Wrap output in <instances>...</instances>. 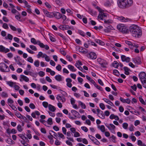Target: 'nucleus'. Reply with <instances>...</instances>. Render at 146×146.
Masks as SVG:
<instances>
[{"label":"nucleus","mask_w":146,"mask_h":146,"mask_svg":"<svg viewBox=\"0 0 146 146\" xmlns=\"http://www.w3.org/2000/svg\"><path fill=\"white\" fill-rule=\"evenodd\" d=\"M129 31L133 37L137 36L138 38L142 35V32L140 27L135 25H132L130 27Z\"/></svg>","instance_id":"1"},{"label":"nucleus","mask_w":146,"mask_h":146,"mask_svg":"<svg viewBox=\"0 0 146 146\" xmlns=\"http://www.w3.org/2000/svg\"><path fill=\"white\" fill-rule=\"evenodd\" d=\"M133 3L132 0H118V7L122 9L127 8L131 6Z\"/></svg>","instance_id":"2"},{"label":"nucleus","mask_w":146,"mask_h":146,"mask_svg":"<svg viewBox=\"0 0 146 146\" xmlns=\"http://www.w3.org/2000/svg\"><path fill=\"white\" fill-rule=\"evenodd\" d=\"M117 29L123 33H127L129 30L127 27L123 24H119L117 25Z\"/></svg>","instance_id":"3"},{"label":"nucleus","mask_w":146,"mask_h":146,"mask_svg":"<svg viewBox=\"0 0 146 146\" xmlns=\"http://www.w3.org/2000/svg\"><path fill=\"white\" fill-rule=\"evenodd\" d=\"M0 71L2 72H8L10 71L8 66L3 62L0 63Z\"/></svg>","instance_id":"4"},{"label":"nucleus","mask_w":146,"mask_h":146,"mask_svg":"<svg viewBox=\"0 0 146 146\" xmlns=\"http://www.w3.org/2000/svg\"><path fill=\"white\" fill-rule=\"evenodd\" d=\"M96 8L98 9L100 12V14L98 16V19H100V20H102L105 17H106L107 16V15L103 13L104 11L101 9L100 7L97 6L96 7Z\"/></svg>","instance_id":"5"},{"label":"nucleus","mask_w":146,"mask_h":146,"mask_svg":"<svg viewBox=\"0 0 146 146\" xmlns=\"http://www.w3.org/2000/svg\"><path fill=\"white\" fill-rule=\"evenodd\" d=\"M50 135L48 136V138L50 140V144H52L54 142L53 138H54V136H55V132L52 131H49Z\"/></svg>","instance_id":"6"},{"label":"nucleus","mask_w":146,"mask_h":146,"mask_svg":"<svg viewBox=\"0 0 146 146\" xmlns=\"http://www.w3.org/2000/svg\"><path fill=\"white\" fill-rule=\"evenodd\" d=\"M132 60L134 63H136L137 64H140L141 63V58L139 56H137L135 58H133Z\"/></svg>","instance_id":"7"},{"label":"nucleus","mask_w":146,"mask_h":146,"mask_svg":"<svg viewBox=\"0 0 146 146\" xmlns=\"http://www.w3.org/2000/svg\"><path fill=\"white\" fill-rule=\"evenodd\" d=\"M139 79L140 80L141 83H142V82H143V80H142L143 79H145V80H146V78H145L146 74L144 72H141L139 74Z\"/></svg>","instance_id":"8"},{"label":"nucleus","mask_w":146,"mask_h":146,"mask_svg":"<svg viewBox=\"0 0 146 146\" xmlns=\"http://www.w3.org/2000/svg\"><path fill=\"white\" fill-rule=\"evenodd\" d=\"M121 58L122 61L123 62H129L130 61V59L129 57H126L123 55H121Z\"/></svg>","instance_id":"9"},{"label":"nucleus","mask_w":146,"mask_h":146,"mask_svg":"<svg viewBox=\"0 0 146 146\" xmlns=\"http://www.w3.org/2000/svg\"><path fill=\"white\" fill-rule=\"evenodd\" d=\"M10 51V50L8 48H6L3 45H0V52H4L6 53Z\"/></svg>","instance_id":"10"},{"label":"nucleus","mask_w":146,"mask_h":146,"mask_svg":"<svg viewBox=\"0 0 146 146\" xmlns=\"http://www.w3.org/2000/svg\"><path fill=\"white\" fill-rule=\"evenodd\" d=\"M71 113L76 117L78 118L80 117V115L79 113L75 110H72L71 111Z\"/></svg>","instance_id":"11"},{"label":"nucleus","mask_w":146,"mask_h":146,"mask_svg":"<svg viewBox=\"0 0 146 146\" xmlns=\"http://www.w3.org/2000/svg\"><path fill=\"white\" fill-rule=\"evenodd\" d=\"M88 137H91L94 139H91V140L95 143V144L98 145H99L100 144V142L96 139L94 137L90 135H88Z\"/></svg>","instance_id":"12"},{"label":"nucleus","mask_w":146,"mask_h":146,"mask_svg":"<svg viewBox=\"0 0 146 146\" xmlns=\"http://www.w3.org/2000/svg\"><path fill=\"white\" fill-rule=\"evenodd\" d=\"M87 11L92 16H96L97 15V12L90 8H89Z\"/></svg>","instance_id":"13"},{"label":"nucleus","mask_w":146,"mask_h":146,"mask_svg":"<svg viewBox=\"0 0 146 146\" xmlns=\"http://www.w3.org/2000/svg\"><path fill=\"white\" fill-rule=\"evenodd\" d=\"M22 79L26 82H28L29 81V78L26 76L23 75H20V81L21 82L22 81Z\"/></svg>","instance_id":"14"},{"label":"nucleus","mask_w":146,"mask_h":146,"mask_svg":"<svg viewBox=\"0 0 146 146\" xmlns=\"http://www.w3.org/2000/svg\"><path fill=\"white\" fill-rule=\"evenodd\" d=\"M90 58L93 60L95 59L97 57L96 54L93 52H91L89 54Z\"/></svg>","instance_id":"15"},{"label":"nucleus","mask_w":146,"mask_h":146,"mask_svg":"<svg viewBox=\"0 0 146 146\" xmlns=\"http://www.w3.org/2000/svg\"><path fill=\"white\" fill-rule=\"evenodd\" d=\"M117 19L121 21V22H127L130 19L127 18H125L123 17H118Z\"/></svg>","instance_id":"16"},{"label":"nucleus","mask_w":146,"mask_h":146,"mask_svg":"<svg viewBox=\"0 0 146 146\" xmlns=\"http://www.w3.org/2000/svg\"><path fill=\"white\" fill-rule=\"evenodd\" d=\"M56 99L59 102H60V101H61L62 102H64L66 101L65 98L63 96L62 97L58 95L56 97Z\"/></svg>","instance_id":"17"},{"label":"nucleus","mask_w":146,"mask_h":146,"mask_svg":"<svg viewBox=\"0 0 146 146\" xmlns=\"http://www.w3.org/2000/svg\"><path fill=\"white\" fill-rule=\"evenodd\" d=\"M101 67L103 68H106L107 67V66L108 64V62L105 60L103 62L100 64Z\"/></svg>","instance_id":"18"},{"label":"nucleus","mask_w":146,"mask_h":146,"mask_svg":"<svg viewBox=\"0 0 146 146\" xmlns=\"http://www.w3.org/2000/svg\"><path fill=\"white\" fill-rule=\"evenodd\" d=\"M63 79V77H62L61 75H60L55 76V79L59 82L62 81Z\"/></svg>","instance_id":"19"},{"label":"nucleus","mask_w":146,"mask_h":146,"mask_svg":"<svg viewBox=\"0 0 146 146\" xmlns=\"http://www.w3.org/2000/svg\"><path fill=\"white\" fill-rule=\"evenodd\" d=\"M123 69L125 71L124 74L126 75H129V72L130 70L127 67L124 66L123 67Z\"/></svg>","instance_id":"20"},{"label":"nucleus","mask_w":146,"mask_h":146,"mask_svg":"<svg viewBox=\"0 0 146 146\" xmlns=\"http://www.w3.org/2000/svg\"><path fill=\"white\" fill-rule=\"evenodd\" d=\"M95 41L97 43L103 46L105 44L104 43L100 40L96 39L95 40Z\"/></svg>","instance_id":"21"},{"label":"nucleus","mask_w":146,"mask_h":146,"mask_svg":"<svg viewBox=\"0 0 146 146\" xmlns=\"http://www.w3.org/2000/svg\"><path fill=\"white\" fill-rule=\"evenodd\" d=\"M119 64L118 62L116 61H115L112 63V65L115 68H117L119 66Z\"/></svg>","instance_id":"22"},{"label":"nucleus","mask_w":146,"mask_h":146,"mask_svg":"<svg viewBox=\"0 0 146 146\" xmlns=\"http://www.w3.org/2000/svg\"><path fill=\"white\" fill-rule=\"evenodd\" d=\"M68 68L72 72H75L76 71V69H74V66L70 65H68Z\"/></svg>","instance_id":"23"},{"label":"nucleus","mask_w":146,"mask_h":146,"mask_svg":"<svg viewBox=\"0 0 146 146\" xmlns=\"http://www.w3.org/2000/svg\"><path fill=\"white\" fill-rule=\"evenodd\" d=\"M39 41V40L36 41V39L33 38H32L31 40V42L35 45L37 44Z\"/></svg>","instance_id":"24"},{"label":"nucleus","mask_w":146,"mask_h":146,"mask_svg":"<svg viewBox=\"0 0 146 146\" xmlns=\"http://www.w3.org/2000/svg\"><path fill=\"white\" fill-rule=\"evenodd\" d=\"M49 110L52 112L55 111V108L51 104H49L48 106Z\"/></svg>","instance_id":"25"},{"label":"nucleus","mask_w":146,"mask_h":146,"mask_svg":"<svg viewBox=\"0 0 146 146\" xmlns=\"http://www.w3.org/2000/svg\"><path fill=\"white\" fill-rule=\"evenodd\" d=\"M15 114L18 118L21 119H22V118L24 116L22 115L19 112H15Z\"/></svg>","instance_id":"26"},{"label":"nucleus","mask_w":146,"mask_h":146,"mask_svg":"<svg viewBox=\"0 0 146 146\" xmlns=\"http://www.w3.org/2000/svg\"><path fill=\"white\" fill-rule=\"evenodd\" d=\"M104 101L107 103L110 104L111 106H114V105L112 102L107 99H103Z\"/></svg>","instance_id":"27"},{"label":"nucleus","mask_w":146,"mask_h":146,"mask_svg":"<svg viewBox=\"0 0 146 146\" xmlns=\"http://www.w3.org/2000/svg\"><path fill=\"white\" fill-rule=\"evenodd\" d=\"M61 14L57 12L55 13V18L59 19L61 18Z\"/></svg>","instance_id":"28"},{"label":"nucleus","mask_w":146,"mask_h":146,"mask_svg":"<svg viewBox=\"0 0 146 146\" xmlns=\"http://www.w3.org/2000/svg\"><path fill=\"white\" fill-rule=\"evenodd\" d=\"M113 74L117 76H119L120 75V73L116 69H114L113 71Z\"/></svg>","instance_id":"29"},{"label":"nucleus","mask_w":146,"mask_h":146,"mask_svg":"<svg viewBox=\"0 0 146 146\" xmlns=\"http://www.w3.org/2000/svg\"><path fill=\"white\" fill-rule=\"evenodd\" d=\"M98 128H100L101 131L104 132L105 131V127L104 125H102L100 127V125L98 126Z\"/></svg>","instance_id":"30"},{"label":"nucleus","mask_w":146,"mask_h":146,"mask_svg":"<svg viewBox=\"0 0 146 146\" xmlns=\"http://www.w3.org/2000/svg\"><path fill=\"white\" fill-rule=\"evenodd\" d=\"M18 135L24 141H25V140H27L29 141V140L27 139V138L25 136L23 135L20 134H19Z\"/></svg>","instance_id":"31"},{"label":"nucleus","mask_w":146,"mask_h":146,"mask_svg":"<svg viewBox=\"0 0 146 146\" xmlns=\"http://www.w3.org/2000/svg\"><path fill=\"white\" fill-rule=\"evenodd\" d=\"M6 39H9L10 40H12L13 38V36L11 34H8L7 35V36H6L5 38Z\"/></svg>","instance_id":"32"},{"label":"nucleus","mask_w":146,"mask_h":146,"mask_svg":"<svg viewBox=\"0 0 146 146\" xmlns=\"http://www.w3.org/2000/svg\"><path fill=\"white\" fill-rule=\"evenodd\" d=\"M78 104L79 105L81 106L82 108L85 109L86 108L85 105L82 102L79 101L78 102Z\"/></svg>","instance_id":"33"},{"label":"nucleus","mask_w":146,"mask_h":146,"mask_svg":"<svg viewBox=\"0 0 146 146\" xmlns=\"http://www.w3.org/2000/svg\"><path fill=\"white\" fill-rule=\"evenodd\" d=\"M7 83L8 85L11 87H13V86L14 84L15 83L10 81H7Z\"/></svg>","instance_id":"34"},{"label":"nucleus","mask_w":146,"mask_h":146,"mask_svg":"<svg viewBox=\"0 0 146 146\" xmlns=\"http://www.w3.org/2000/svg\"><path fill=\"white\" fill-rule=\"evenodd\" d=\"M139 100L140 102L142 103L143 104L145 105V102L144 100L142 98V96H140L139 97Z\"/></svg>","instance_id":"35"},{"label":"nucleus","mask_w":146,"mask_h":146,"mask_svg":"<svg viewBox=\"0 0 146 146\" xmlns=\"http://www.w3.org/2000/svg\"><path fill=\"white\" fill-rule=\"evenodd\" d=\"M49 36L50 40L52 42H54L55 41V39L53 36H54L52 34H50V33L49 34Z\"/></svg>","instance_id":"36"},{"label":"nucleus","mask_w":146,"mask_h":146,"mask_svg":"<svg viewBox=\"0 0 146 146\" xmlns=\"http://www.w3.org/2000/svg\"><path fill=\"white\" fill-rule=\"evenodd\" d=\"M1 95L2 97L4 98H6L8 96V95L7 93L4 92H2Z\"/></svg>","instance_id":"37"},{"label":"nucleus","mask_w":146,"mask_h":146,"mask_svg":"<svg viewBox=\"0 0 146 146\" xmlns=\"http://www.w3.org/2000/svg\"><path fill=\"white\" fill-rule=\"evenodd\" d=\"M78 33L80 34L81 36H84L85 35V33L82 31L80 30H78Z\"/></svg>","instance_id":"38"},{"label":"nucleus","mask_w":146,"mask_h":146,"mask_svg":"<svg viewBox=\"0 0 146 146\" xmlns=\"http://www.w3.org/2000/svg\"><path fill=\"white\" fill-rule=\"evenodd\" d=\"M42 105L45 108H47L48 106V103L46 102H42Z\"/></svg>","instance_id":"39"},{"label":"nucleus","mask_w":146,"mask_h":146,"mask_svg":"<svg viewBox=\"0 0 146 146\" xmlns=\"http://www.w3.org/2000/svg\"><path fill=\"white\" fill-rule=\"evenodd\" d=\"M29 75L32 77H35L37 76V74L34 72L29 71Z\"/></svg>","instance_id":"40"},{"label":"nucleus","mask_w":146,"mask_h":146,"mask_svg":"<svg viewBox=\"0 0 146 146\" xmlns=\"http://www.w3.org/2000/svg\"><path fill=\"white\" fill-rule=\"evenodd\" d=\"M35 66L36 67H38L39 66V61L38 60H36L34 62Z\"/></svg>","instance_id":"41"},{"label":"nucleus","mask_w":146,"mask_h":146,"mask_svg":"<svg viewBox=\"0 0 146 146\" xmlns=\"http://www.w3.org/2000/svg\"><path fill=\"white\" fill-rule=\"evenodd\" d=\"M6 142L9 144H12L14 141L11 139L9 138L7 140Z\"/></svg>","instance_id":"42"},{"label":"nucleus","mask_w":146,"mask_h":146,"mask_svg":"<svg viewBox=\"0 0 146 146\" xmlns=\"http://www.w3.org/2000/svg\"><path fill=\"white\" fill-rule=\"evenodd\" d=\"M47 16L49 17H52L55 16V14L54 13L49 12Z\"/></svg>","instance_id":"43"},{"label":"nucleus","mask_w":146,"mask_h":146,"mask_svg":"<svg viewBox=\"0 0 146 146\" xmlns=\"http://www.w3.org/2000/svg\"><path fill=\"white\" fill-rule=\"evenodd\" d=\"M29 47L32 50L34 51H36L37 50L36 47L35 46L33 45H30Z\"/></svg>","instance_id":"44"},{"label":"nucleus","mask_w":146,"mask_h":146,"mask_svg":"<svg viewBox=\"0 0 146 146\" xmlns=\"http://www.w3.org/2000/svg\"><path fill=\"white\" fill-rule=\"evenodd\" d=\"M14 59L16 62L18 61H20L21 60V59L20 56H17L16 57H14Z\"/></svg>","instance_id":"45"},{"label":"nucleus","mask_w":146,"mask_h":146,"mask_svg":"<svg viewBox=\"0 0 146 146\" xmlns=\"http://www.w3.org/2000/svg\"><path fill=\"white\" fill-rule=\"evenodd\" d=\"M27 61L31 63H33V60L32 59V57H29L27 59Z\"/></svg>","instance_id":"46"},{"label":"nucleus","mask_w":146,"mask_h":146,"mask_svg":"<svg viewBox=\"0 0 146 146\" xmlns=\"http://www.w3.org/2000/svg\"><path fill=\"white\" fill-rule=\"evenodd\" d=\"M17 14H18V15H16L15 16V18L18 20L20 21V19L21 18V17L20 16V13H18Z\"/></svg>","instance_id":"47"},{"label":"nucleus","mask_w":146,"mask_h":146,"mask_svg":"<svg viewBox=\"0 0 146 146\" xmlns=\"http://www.w3.org/2000/svg\"><path fill=\"white\" fill-rule=\"evenodd\" d=\"M123 127L125 129H127L128 124L126 123H124L123 124Z\"/></svg>","instance_id":"48"},{"label":"nucleus","mask_w":146,"mask_h":146,"mask_svg":"<svg viewBox=\"0 0 146 146\" xmlns=\"http://www.w3.org/2000/svg\"><path fill=\"white\" fill-rule=\"evenodd\" d=\"M104 5L107 7H110L111 5V3L109 1H107L105 3Z\"/></svg>","instance_id":"49"},{"label":"nucleus","mask_w":146,"mask_h":146,"mask_svg":"<svg viewBox=\"0 0 146 146\" xmlns=\"http://www.w3.org/2000/svg\"><path fill=\"white\" fill-rule=\"evenodd\" d=\"M23 3H24L26 6V7H30V6L29 5H28V2L26 1L25 0H23Z\"/></svg>","instance_id":"50"},{"label":"nucleus","mask_w":146,"mask_h":146,"mask_svg":"<svg viewBox=\"0 0 146 146\" xmlns=\"http://www.w3.org/2000/svg\"><path fill=\"white\" fill-rule=\"evenodd\" d=\"M100 107L102 110H104L105 108V106L104 104L101 103L100 104Z\"/></svg>","instance_id":"51"},{"label":"nucleus","mask_w":146,"mask_h":146,"mask_svg":"<svg viewBox=\"0 0 146 146\" xmlns=\"http://www.w3.org/2000/svg\"><path fill=\"white\" fill-rule=\"evenodd\" d=\"M17 130L21 132L23 130L22 128L21 125H19L17 126Z\"/></svg>","instance_id":"52"},{"label":"nucleus","mask_w":146,"mask_h":146,"mask_svg":"<svg viewBox=\"0 0 146 146\" xmlns=\"http://www.w3.org/2000/svg\"><path fill=\"white\" fill-rule=\"evenodd\" d=\"M81 129L84 132H86L88 131V129L86 127L83 126L81 127Z\"/></svg>","instance_id":"53"},{"label":"nucleus","mask_w":146,"mask_h":146,"mask_svg":"<svg viewBox=\"0 0 146 146\" xmlns=\"http://www.w3.org/2000/svg\"><path fill=\"white\" fill-rule=\"evenodd\" d=\"M48 123L51 125L52 124V119L51 118H49L47 120Z\"/></svg>","instance_id":"54"},{"label":"nucleus","mask_w":146,"mask_h":146,"mask_svg":"<svg viewBox=\"0 0 146 146\" xmlns=\"http://www.w3.org/2000/svg\"><path fill=\"white\" fill-rule=\"evenodd\" d=\"M37 44L39 45V46L41 48H44V45L43 43H41L40 41L39 40V41H38V43Z\"/></svg>","instance_id":"55"},{"label":"nucleus","mask_w":146,"mask_h":146,"mask_svg":"<svg viewBox=\"0 0 146 146\" xmlns=\"http://www.w3.org/2000/svg\"><path fill=\"white\" fill-rule=\"evenodd\" d=\"M57 70L58 71H60L61 70L62 67L60 64H58L56 67Z\"/></svg>","instance_id":"56"},{"label":"nucleus","mask_w":146,"mask_h":146,"mask_svg":"<svg viewBox=\"0 0 146 146\" xmlns=\"http://www.w3.org/2000/svg\"><path fill=\"white\" fill-rule=\"evenodd\" d=\"M141 83L143 87L146 88V80H144Z\"/></svg>","instance_id":"57"},{"label":"nucleus","mask_w":146,"mask_h":146,"mask_svg":"<svg viewBox=\"0 0 146 146\" xmlns=\"http://www.w3.org/2000/svg\"><path fill=\"white\" fill-rule=\"evenodd\" d=\"M100 91H102L103 90V88L101 86H98V84H96L95 86Z\"/></svg>","instance_id":"58"},{"label":"nucleus","mask_w":146,"mask_h":146,"mask_svg":"<svg viewBox=\"0 0 146 146\" xmlns=\"http://www.w3.org/2000/svg\"><path fill=\"white\" fill-rule=\"evenodd\" d=\"M58 136L62 138V139H64L65 138V137L64 135L62 133H58Z\"/></svg>","instance_id":"59"},{"label":"nucleus","mask_w":146,"mask_h":146,"mask_svg":"<svg viewBox=\"0 0 146 146\" xmlns=\"http://www.w3.org/2000/svg\"><path fill=\"white\" fill-rule=\"evenodd\" d=\"M38 74L40 76L43 77L45 73L44 72L42 71H40L38 73Z\"/></svg>","instance_id":"60"},{"label":"nucleus","mask_w":146,"mask_h":146,"mask_svg":"<svg viewBox=\"0 0 146 146\" xmlns=\"http://www.w3.org/2000/svg\"><path fill=\"white\" fill-rule=\"evenodd\" d=\"M29 106L31 109H34L35 108V105L33 103L30 104L29 105Z\"/></svg>","instance_id":"61"},{"label":"nucleus","mask_w":146,"mask_h":146,"mask_svg":"<svg viewBox=\"0 0 146 146\" xmlns=\"http://www.w3.org/2000/svg\"><path fill=\"white\" fill-rule=\"evenodd\" d=\"M131 88L133 89L134 91H136L137 90V87L135 84H134L133 86H131Z\"/></svg>","instance_id":"62"},{"label":"nucleus","mask_w":146,"mask_h":146,"mask_svg":"<svg viewBox=\"0 0 146 146\" xmlns=\"http://www.w3.org/2000/svg\"><path fill=\"white\" fill-rule=\"evenodd\" d=\"M22 119H24V121L27 123H30L29 121L28 120L27 118L25 116H23V117Z\"/></svg>","instance_id":"63"},{"label":"nucleus","mask_w":146,"mask_h":146,"mask_svg":"<svg viewBox=\"0 0 146 146\" xmlns=\"http://www.w3.org/2000/svg\"><path fill=\"white\" fill-rule=\"evenodd\" d=\"M26 50L30 54H33L34 53V51L31 50L28 48H26Z\"/></svg>","instance_id":"64"}]
</instances>
